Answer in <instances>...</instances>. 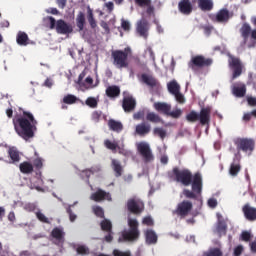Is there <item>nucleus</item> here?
Wrapping results in <instances>:
<instances>
[{"mask_svg": "<svg viewBox=\"0 0 256 256\" xmlns=\"http://www.w3.org/2000/svg\"><path fill=\"white\" fill-rule=\"evenodd\" d=\"M169 179L172 181H176V183H180L184 187H189L191 185V189H184L183 195L186 199H197L201 193H203V176L201 173L196 172L194 175L189 169H180L179 167H174L172 172L168 173Z\"/></svg>", "mask_w": 256, "mask_h": 256, "instance_id": "f257e3e1", "label": "nucleus"}, {"mask_svg": "<svg viewBox=\"0 0 256 256\" xmlns=\"http://www.w3.org/2000/svg\"><path fill=\"white\" fill-rule=\"evenodd\" d=\"M12 123L15 132L21 139H24V141H29V139L35 137L38 122L33 113L19 107L14 112Z\"/></svg>", "mask_w": 256, "mask_h": 256, "instance_id": "f03ea898", "label": "nucleus"}, {"mask_svg": "<svg viewBox=\"0 0 256 256\" xmlns=\"http://www.w3.org/2000/svg\"><path fill=\"white\" fill-rule=\"evenodd\" d=\"M240 35L243 39L241 46L253 49L256 46V29H252L249 23H243L240 28Z\"/></svg>", "mask_w": 256, "mask_h": 256, "instance_id": "7ed1b4c3", "label": "nucleus"}, {"mask_svg": "<svg viewBox=\"0 0 256 256\" xmlns=\"http://www.w3.org/2000/svg\"><path fill=\"white\" fill-rule=\"evenodd\" d=\"M46 19L50 23V29H56L59 35H70V33H73V26L65 20H55L53 16H48Z\"/></svg>", "mask_w": 256, "mask_h": 256, "instance_id": "20e7f679", "label": "nucleus"}, {"mask_svg": "<svg viewBox=\"0 0 256 256\" xmlns=\"http://www.w3.org/2000/svg\"><path fill=\"white\" fill-rule=\"evenodd\" d=\"M153 107L158 113H163V115L171 117L172 119H179V117L183 115V111L179 108L171 111V104L165 102H155Z\"/></svg>", "mask_w": 256, "mask_h": 256, "instance_id": "39448f33", "label": "nucleus"}, {"mask_svg": "<svg viewBox=\"0 0 256 256\" xmlns=\"http://www.w3.org/2000/svg\"><path fill=\"white\" fill-rule=\"evenodd\" d=\"M211 65H213V59L205 58L203 55H196L188 62V67L189 69H192V71H197V69H203L205 67H211Z\"/></svg>", "mask_w": 256, "mask_h": 256, "instance_id": "423d86ee", "label": "nucleus"}, {"mask_svg": "<svg viewBox=\"0 0 256 256\" xmlns=\"http://www.w3.org/2000/svg\"><path fill=\"white\" fill-rule=\"evenodd\" d=\"M127 51H129V48H125V51H112L113 65H115L117 69H125V67H128L129 63L127 62V57H129V54H127Z\"/></svg>", "mask_w": 256, "mask_h": 256, "instance_id": "0eeeda50", "label": "nucleus"}, {"mask_svg": "<svg viewBox=\"0 0 256 256\" xmlns=\"http://www.w3.org/2000/svg\"><path fill=\"white\" fill-rule=\"evenodd\" d=\"M237 151L243 153H253L255 151V140L253 138H236L234 140Z\"/></svg>", "mask_w": 256, "mask_h": 256, "instance_id": "6e6552de", "label": "nucleus"}, {"mask_svg": "<svg viewBox=\"0 0 256 256\" xmlns=\"http://www.w3.org/2000/svg\"><path fill=\"white\" fill-rule=\"evenodd\" d=\"M136 149L139 155L142 157L144 163H151L155 157L151 151V146L147 142H139L136 144Z\"/></svg>", "mask_w": 256, "mask_h": 256, "instance_id": "1a4fd4ad", "label": "nucleus"}, {"mask_svg": "<svg viewBox=\"0 0 256 256\" xmlns=\"http://www.w3.org/2000/svg\"><path fill=\"white\" fill-rule=\"evenodd\" d=\"M193 211V203L189 200H183L178 203L176 209L173 211V215H177L181 219H185Z\"/></svg>", "mask_w": 256, "mask_h": 256, "instance_id": "9d476101", "label": "nucleus"}, {"mask_svg": "<svg viewBox=\"0 0 256 256\" xmlns=\"http://www.w3.org/2000/svg\"><path fill=\"white\" fill-rule=\"evenodd\" d=\"M145 211V203L137 197L129 199V213L133 215H141Z\"/></svg>", "mask_w": 256, "mask_h": 256, "instance_id": "9b49d317", "label": "nucleus"}, {"mask_svg": "<svg viewBox=\"0 0 256 256\" xmlns=\"http://www.w3.org/2000/svg\"><path fill=\"white\" fill-rule=\"evenodd\" d=\"M139 237H141L139 222L136 219H129V241H139Z\"/></svg>", "mask_w": 256, "mask_h": 256, "instance_id": "f8f14e48", "label": "nucleus"}, {"mask_svg": "<svg viewBox=\"0 0 256 256\" xmlns=\"http://www.w3.org/2000/svg\"><path fill=\"white\" fill-rule=\"evenodd\" d=\"M91 201H95L96 203H101L103 201H113L111 197V193L98 188L96 192L92 193L90 196Z\"/></svg>", "mask_w": 256, "mask_h": 256, "instance_id": "ddd939ff", "label": "nucleus"}, {"mask_svg": "<svg viewBox=\"0 0 256 256\" xmlns=\"http://www.w3.org/2000/svg\"><path fill=\"white\" fill-rule=\"evenodd\" d=\"M149 29H151V25L149 22L145 19H142L138 21L137 26H136V31L140 37H143L145 41L149 38Z\"/></svg>", "mask_w": 256, "mask_h": 256, "instance_id": "4468645a", "label": "nucleus"}, {"mask_svg": "<svg viewBox=\"0 0 256 256\" xmlns=\"http://www.w3.org/2000/svg\"><path fill=\"white\" fill-rule=\"evenodd\" d=\"M211 106H206L201 108L200 113L198 114V121H200V125H209L211 123Z\"/></svg>", "mask_w": 256, "mask_h": 256, "instance_id": "2eb2a0df", "label": "nucleus"}, {"mask_svg": "<svg viewBox=\"0 0 256 256\" xmlns=\"http://www.w3.org/2000/svg\"><path fill=\"white\" fill-rule=\"evenodd\" d=\"M229 19H231V16L227 8L220 9L215 16L211 17L213 23H227Z\"/></svg>", "mask_w": 256, "mask_h": 256, "instance_id": "dca6fc26", "label": "nucleus"}, {"mask_svg": "<svg viewBox=\"0 0 256 256\" xmlns=\"http://www.w3.org/2000/svg\"><path fill=\"white\" fill-rule=\"evenodd\" d=\"M140 81L141 83H144V85H147V87H150L151 89H155V87L159 86V80H157V78H155L152 74H141Z\"/></svg>", "mask_w": 256, "mask_h": 256, "instance_id": "f3484780", "label": "nucleus"}, {"mask_svg": "<svg viewBox=\"0 0 256 256\" xmlns=\"http://www.w3.org/2000/svg\"><path fill=\"white\" fill-rule=\"evenodd\" d=\"M218 220L216 223L215 233H217L218 237H223L227 235V221L223 219V216L217 214Z\"/></svg>", "mask_w": 256, "mask_h": 256, "instance_id": "a211bd4d", "label": "nucleus"}, {"mask_svg": "<svg viewBox=\"0 0 256 256\" xmlns=\"http://www.w3.org/2000/svg\"><path fill=\"white\" fill-rule=\"evenodd\" d=\"M230 66L233 69L232 79H237V77H241V73H243V66H241V60H239V58L232 57L230 61Z\"/></svg>", "mask_w": 256, "mask_h": 256, "instance_id": "6ab92c4d", "label": "nucleus"}, {"mask_svg": "<svg viewBox=\"0 0 256 256\" xmlns=\"http://www.w3.org/2000/svg\"><path fill=\"white\" fill-rule=\"evenodd\" d=\"M240 171H241V157L235 154V157L233 158V161L230 164L229 174L232 177H237Z\"/></svg>", "mask_w": 256, "mask_h": 256, "instance_id": "aec40b11", "label": "nucleus"}, {"mask_svg": "<svg viewBox=\"0 0 256 256\" xmlns=\"http://www.w3.org/2000/svg\"><path fill=\"white\" fill-rule=\"evenodd\" d=\"M242 212L247 221H256V208L252 207L249 203L242 207Z\"/></svg>", "mask_w": 256, "mask_h": 256, "instance_id": "412c9836", "label": "nucleus"}, {"mask_svg": "<svg viewBox=\"0 0 256 256\" xmlns=\"http://www.w3.org/2000/svg\"><path fill=\"white\" fill-rule=\"evenodd\" d=\"M178 9L182 15H191L193 13V4H191V0H181L178 3Z\"/></svg>", "mask_w": 256, "mask_h": 256, "instance_id": "4be33fe9", "label": "nucleus"}, {"mask_svg": "<svg viewBox=\"0 0 256 256\" xmlns=\"http://www.w3.org/2000/svg\"><path fill=\"white\" fill-rule=\"evenodd\" d=\"M51 237L56 239V245L63 243L65 241V232L63 231V228L55 227L51 232Z\"/></svg>", "mask_w": 256, "mask_h": 256, "instance_id": "5701e85b", "label": "nucleus"}, {"mask_svg": "<svg viewBox=\"0 0 256 256\" xmlns=\"http://www.w3.org/2000/svg\"><path fill=\"white\" fill-rule=\"evenodd\" d=\"M135 133L140 137H145V135H149V133H151V125L147 123H140L136 125Z\"/></svg>", "mask_w": 256, "mask_h": 256, "instance_id": "b1692460", "label": "nucleus"}, {"mask_svg": "<svg viewBox=\"0 0 256 256\" xmlns=\"http://www.w3.org/2000/svg\"><path fill=\"white\" fill-rule=\"evenodd\" d=\"M16 43L21 47H27L29 45V36L23 31H19L16 36Z\"/></svg>", "mask_w": 256, "mask_h": 256, "instance_id": "393cba45", "label": "nucleus"}, {"mask_svg": "<svg viewBox=\"0 0 256 256\" xmlns=\"http://www.w3.org/2000/svg\"><path fill=\"white\" fill-rule=\"evenodd\" d=\"M106 95L110 99H115L119 97V95H121V89L119 88V86L116 85L108 86L106 88Z\"/></svg>", "mask_w": 256, "mask_h": 256, "instance_id": "a878e982", "label": "nucleus"}, {"mask_svg": "<svg viewBox=\"0 0 256 256\" xmlns=\"http://www.w3.org/2000/svg\"><path fill=\"white\" fill-rule=\"evenodd\" d=\"M108 127L110 131H114L115 133H121L123 131V123L115 119L108 120Z\"/></svg>", "mask_w": 256, "mask_h": 256, "instance_id": "bb28decb", "label": "nucleus"}, {"mask_svg": "<svg viewBox=\"0 0 256 256\" xmlns=\"http://www.w3.org/2000/svg\"><path fill=\"white\" fill-rule=\"evenodd\" d=\"M20 172L23 173V175H31L33 173V163L29 161H24L19 164Z\"/></svg>", "mask_w": 256, "mask_h": 256, "instance_id": "cd10ccee", "label": "nucleus"}, {"mask_svg": "<svg viewBox=\"0 0 256 256\" xmlns=\"http://www.w3.org/2000/svg\"><path fill=\"white\" fill-rule=\"evenodd\" d=\"M145 237H146V243L148 245H155V243H157V233H155V231L148 229L145 232Z\"/></svg>", "mask_w": 256, "mask_h": 256, "instance_id": "c85d7f7f", "label": "nucleus"}, {"mask_svg": "<svg viewBox=\"0 0 256 256\" xmlns=\"http://www.w3.org/2000/svg\"><path fill=\"white\" fill-rule=\"evenodd\" d=\"M111 165L115 173V177H121V175H123V166H121V162L117 159H112Z\"/></svg>", "mask_w": 256, "mask_h": 256, "instance_id": "c756f323", "label": "nucleus"}, {"mask_svg": "<svg viewBox=\"0 0 256 256\" xmlns=\"http://www.w3.org/2000/svg\"><path fill=\"white\" fill-rule=\"evenodd\" d=\"M198 7L201 11H212L213 0H198Z\"/></svg>", "mask_w": 256, "mask_h": 256, "instance_id": "7c9ffc66", "label": "nucleus"}, {"mask_svg": "<svg viewBox=\"0 0 256 256\" xmlns=\"http://www.w3.org/2000/svg\"><path fill=\"white\" fill-rule=\"evenodd\" d=\"M87 21L91 29H97V20H95V15L93 14V10L89 6L87 7Z\"/></svg>", "mask_w": 256, "mask_h": 256, "instance_id": "2f4dec72", "label": "nucleus"}, {"mask_svg": "<svg viewBox=\"0 0 256 256\" xmlns=\"http://www.w3.org/2000/svg\"><path fill=\"white\" fill-rule=\"evenodd\" d=\"M76 26L79 31H83V29H85V13L82 11L78 12L76 16Z\"/></svg>", "mask_w": 256, "mask_h": 256, "instance_id": "473e14b6", "label": "nucleus"}, {"mask_svg": "<svg viewBox=\"0 0 256 256\" xmlns=\"http://www.w3.org/2000/svg\"><path fill=\"white\" fill-rule=\"evenodd\" d=\"M167 87H168V91H169V93H171V95H175V94L179 93V91H181V86L175 80L170 81L167 84Z\"/></svg>", "mask_w": 256, "mask_h": 256, "instance_id": "72a5a7b5", "label": "nucleus"}, {"mask_svg": "<svg viewBox=\"0 0 256 256\" xmlns=\"http://www.w3.org/2000/svg\"><path fill=\"white\" fill-rule=\"evenodd\" d=\"M146 121H150V123H161L163 119L155 112H148L146 114Z\"/></svg>", "mask_w": 256, "mask_h": 256, "instance_id": "f704fd0d", "label": "nucleus"}, {"mask_svg": "<svg viewBox=\"0 0 256 256\" xmlns=\"http://www.w3.org/2000/svg\"><path fill=\"white\" fill-rule=\"evenodd\" d=\"M202 256H223V250L221 248H210L208 251H205Z\"/></svg>", "mask_w": 256, "mask_h": 256, "instance_id": "c9c22d12", "label": "nucleus"}, {"mask_svg": "<svg viewBox=\"0 0 256 256\" xmlns=\"http://www.w3.org/2000/svg\"><path fill=\"white\" fill-rule=\"evenodd\" d=\"M8 155L13 163H18V161H21V157L19 156V151L15 148H10L8 150Z\"/></svg>", "mask_w": 256, "mask_h": 256, "instance_id": "e433bc0d", "label": "nucleus"}, {"mask_svg": "<svg viewBox=\"0 0 256 256\" xmlns=\"http://www.w3.org/2000/svg\"><path fill=\"white\" fill-rule=\"evenodd\" d=\"M100 227L102 231H106V233H111V231H113V224L108 219L102 220Z\"/></svg>", "mask_w": 256, "mask_h": 256, "instance_id": "4c0bfd02", "label": "nucleus"}, {"mask_svg": "<svg viewBox=\"0 0 256 256\" xmlns=\"http://www.w3.org/2000/svg\"><path fill=\"white\" fill-rule=\"evenodd\" d=\"M232 93L233 95H235V97H245V93H247V88H245V86L234 87L232 89Z\"/></svg>", "mask_w": 256, "mask_h": 256, "instance_id": "58836bf2", "label": "nucleus"}, {"mask_svg": "<svg viewBox=\"0 0 256 256\" xmlns=\"http://www.w3.org/2000/svg\"><path fill=\"white\" fill-rule=\"evenodd\" d=\"M186 121H188V123H195L199 121V113L195 110L190 111L189 114L186 115Z\"/></svg>", "mask_w": 256, "mask_h": 256, "instance_id": "ea45409f", "label": "nucleus"}, {"mask_svg": "<svg viewBox=\"0 0 256 256\" xmlns=\"http://www.w3.org/2000/svg\"><path fill=\"white\" fill-rule=\"evenodd\" d=\"M63 103H65L66 105H73V104L77 103V98L73 94H68V95L64 96Z\"/></svg>", "mask_w": 256, "mask_h": 256, "instance_id": "a19ab883", "label": "nucleus"}, {"mask_svg": "<svg viewBox=\"0 0 256 256\" xmlns=\"http://www.w3.org/2000/svg\"><path fill=\"white\" fill-rule=\"evenodd\" d=\"M33 170L36 169V171H41L43 169V158L37 157L33 160Z\"/></svg>", "mask_w": 256, "mask_h": 256, "instance_id": "79ce46f5", "label": "nucleus"}, {"mask_svg": "<svg viewBox=\"0 0 256 256\" xmlns=\"http://www.w3.org/2000/svg\"><path fill=\"white\" fill-rule=\"evenodd\" d=\"M93 213L94 215H96V217H99L100 219H105V211L101 206H94Z\"/></svg>", "mask_w": 256, "mask_h": 256, "instance_id": "37998d69", "label": "nucleus"}, {"mask_svg": "<svg viewBox=\"0 0 256 256\" xmlns=\"http://www.w3.org/2000/svg\"><path fill=\"white\" fill-rule=\"evenodd\" d=\"M104 145L106 149H110V151H117V147H119L117 142H111V140H105Z\"/></svg>", "mask_w": 256, "mask_h": 256, "instance_id": "c03bdc74", "label": "nucleus"}, {"mask_svg": "<svg viewBox=\"0 0 256 256\" xmlns=\"http://www.w3.org/2000/svg\"><path fill=\"white\" fill-rule=\"evenodd\" d=\"M85 104L88 107H91V109H95L98 105L97 99H95L94 97H88L85 101Z\"/></svg>", "mask_w": 256, "mask_h": 256, "instance_id": "a18cd8bd", "label": "nucleus"}, {"mask_svg": "<svg viewBox=\"0 0 256 256\" xmlns=\"http://www.w3.org/2000/svg\"><path fill=\"white\" fill-rule=\"evenodd\" d=\"M154 135H158V137L163 141V139L167 137V131L163 128H154Z\"/></svg>", "mask_w": 256, "mask_h": 256, "instance_id": "49530a36", "label": "nucleus"}, {"mask_svg": "<svg viewBox=\"0 0 256 256\" xmlns=\"http://www.w3.org/2000/svg\"><path fill=\"white\" fill-rule=\"evenodd\" d=\"M36 217L38 221H41V223H47V224L51 223L49 221V218H47V216H45V214H43L41 211L36 212Z\"/></svg>", "mask_w": 256, "mask_h": 256, "instance_id": "de8ad7c7", "label": "nucleus"}, {"mask_svg": "<svg viewBox=\"0 0 256 256\" xmlns=\"http://www.w3.org/2000/svg\"><path fill=\"white\" fill-rule=\"evenodd\" d=\"M76 252L78 255H89V248L85 245H80L77 247Z\"/></svg>", "mask_w": 256, "mask_h": 256, "instance_id": "09e8293b", "label": "nucleus"}, {"mask_svg": "<svg viewBox=\"0 0 256 256\" xmlns=\"http://www.w3.org/2000/svg\"><path fill=\"white\" fill-rule=\"evenodd\" d=\"M103 115V112L101 111H94L92 113V121H94V123H99V121H101V116Z\"/></svg>", "mask_w": 256, "mask_h": 256, "instance_id": "8fccbe9b", "label": "nucleus"}, {"mask_svg": "<svg viewBox=\"0 0 256 256\" xmlns=\"http://www.w3.org/2000/svg\"><path fill=\"white\" fill-rule=\"evenodd\" d=\"M138 7H147L151 5V0H135Z\"/></svg>", "mask_w": 256, "mask_h": 256, "instance_id": "3c124183", "label": "nucleus"}, {"mask_svg": "<svg viewBox=\"0 0 256 256\" xmlns=\"http://www.w3.org/2000/svg\"><path fill=\"white\" fill-rule=\"evenodd\" d=\"M135 107H137V101L132 96L129 97V111H135Z\"/></svg>", "mask_w": 256, "mask_h": 256, "instance_id": "603ef678", "label": "nucleus"}, {"mask_svg": "<svg viewBox=\"0 0 256 256\" xmlns=\"http://www.w3.org/2000/svg\"><path fill=\"white\" fill-rule=\"evenodd\" d=\"M142 223L143 225H147V227H153V218L151 216L144 217Z\"/></svg>", "mask_w": 256, "mask_h": 256, "instance_id": "864d4df0", "label": "nucleus"}, {"mask_svg": "<svg viewBox=\"0 0 256 256\" xmlns=\"http://www.w3.org/2000/svg\"><path fill=\"white\" fill-rule=\"evenodd\" d=\"M122 107L126 113H129V96L124 97Z\"/></svg>", "mask_w": 256, "mask_h": 256, "instance_id": "5fc2aeb1", "label": "nucleus"}, {"mask_svg": "<svg viewBox=\"0 0 256 256\" xmlns=\"http://www.w3.org/2000/svg\"><path fill=\"white\" fill-rule=\"evenodd\" d=\"M174 97L178 103H185V96L181 94V91L176 92V94H174Z\"/></svg>", "mask_w": 256, "mask_h": 256, "instance_id": "6e6d98bb", "label": "nucleus"}, {"mask_svg": "<svg viewBox=\"0 0 256 256\" xmlns=\"http://www.w3.org/2000/svg\"><path fill=\"white\" fill-rule=\"evenodd\" d=\"M66 211L69 215V220L71 221V223H73L77 219V215L73 213V210H71V207H68Z\"/></svg>", "mask_w": 256, "mask_h": 256, "instance_id": "4d7b16f0", "label": "nucleus"}, {"mask_svg": "<svg viewBox=\"0 0 256 256\" xmlns=\"http://www.w3.org/2000/svg\"><path fill=\"white\" fill-rule=\"evenodd\" d=\"M144 115H145V112L143 110H140L133 114V119H135V121H139L140 119H143Z\"/></svg>", "mask_w": 256, "mask_h": 256, "instance_id": "13d9d810", "label": "nucleus"}, {"mask_svg": "<svg viewBox=\"0 0 256 256\" xmlns=\"http://www.w3.org/2000/svg\"><path fill=\"white\" fill-rule=\"evenodd\" d=\"M104 7H106L108 13H113V10L115 9V4H113V2H107L104 4Z\"/></svg>", "mask_w": 256, "mask_h": 256, "instance_id": "bf43d9fd", "label": "nucleus"}, {"mask_svg": "<svg viewBox=\"0 0 256 256\" xmlns=\"http://www.w3.org/2000/svg\"><path fill=\"white\" fill-rule=\"evenodd\" d=\"M241 239H242V241H246V242L251 241V233H249L247 231L242 232Z\"/></svg>", "mask_w": 256, "mask_h": 256, "instance_id": "052dcab7", "label": "nucleus"}, {"mask_svg": "<svg viewBox=\"0 0 256 256\" xmlns=\"http://www.w3.org/2000/svg\"><path fill=\"white\" fill-rule=\"evenodd\" d=\"M93 173H95L94 168H90V169H86V170L82 171V174L85 175V177L87 179H89V177H91V175H93Z\"/></svg>", "mask_w": 256, "mask_h": 256, "instance_id": "680f3d73", "label": "nucleus"}, {"mask_svg": "<svg viewBox=\"0 0 256 256\" xmlns=\"http://www.w3.org/2000/svg\"><path fill=\"white\" fill-rule=\"evenodd\" d=\"M243 253V247L241 245L234 248V256H241Z\"/></svg>", "mask_w": 256, "mask_h": 256, "instance_id": "e2e57ef3", "label": "nucleus"}, {"mask_svg": "<svg viewBox=\"0 0 256 256\" xmlns=\"http://www.w3.org/2000/svg\"><path fill=\"white\" fill-rule=\"evenodd\" d=\"M208 206H210L212 209H215V207H217V199L210 198L208 200Z\"/></svg>", "mask_w": 256, "mask_h": 256, "instance_id": "0e129e2a", "label": "nucleus"}, {"mask_svg": "<svg viewBox=\"0 0 256 256\" xmlns=\"http://www.w3.org/2000/svg\"><path fill=\"white\" fill-rule=\"evenodd\" d=\"M247 101H248V105H250V107H256V98L255 97H248Z\"/></svg>", "mask_w": 256, "mask_h": 256, "instance_id": "69168bd1", "label": "nucleus"}, {"mask_svg": "<svg viewBox=\"0 0 256 256\" xmlns=\"http://www.w3.org/2000/svg\"><path fill=\"white\" fill-rule=\"evenodd\" d=\"M213 26H204L203 27V30H204V33H205V35H211V32L213 31Z\"/></svg>", "mask_w": 256, "mask_h": 256, "instance_id": "338daca9", "label": "nucleus"}, {"mask_svg": "<svg viewBox=\"0 0 256 256\" xmlns=\"http://www.w3.org/2000/svg\"><path fill=\"white\" fill-rule=\"evenodd\" d=\"M113 255H114V256H129V252L123 253V252H121L120 250L115 249V250L113 251Z\"/></svg>", "mask_w": 256, "mask_h": 256, "instance_id": "774afa93", "label": "nucleus"}]
</instances>
